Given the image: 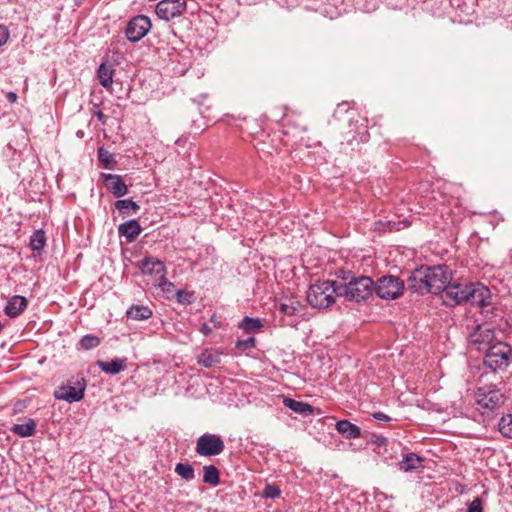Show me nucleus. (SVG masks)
<instances>
[{
  "mask_svg": "<svg viewBox=\"0 0 512 512\" xmlns=\"http://www.w3.org/2000/svg\"><path fill=\"white\" fill-rule=\"evenodd\" d=\"M339 285L334 281H319L310 285L307 291V302L313 308L327 309L336 300L339 294Z\"/></svg>",
  "mask_w": 512,
  "mask_h": 512,
  "instance_id": "nucleus-1",
  "label": "nucleus"
},
{
  "mask_svg": "<svg viewBox=\"0 0 512 512\" xmlns=\"http://www.w3.org/2000/svg\"><path fill=\"white\" fill-rule=\"evenodd\" d=\"M511 358L512 348L508 344L497 341L493 346H489L483 357V369H489L490 372H482L479 376V381L481 382L485 375L495 377V372L505 369Z\"/></svg>",
  "mask_w": 512,
  "mask_h": 512,
  "instance_id": "nucleus-2",
  "label": "nucleus"
},
{
  "mask_svg": "<svg viewBox=\"0 0 512 512\" xmlns=\"http://www.w3.org/2000/svg\"><path fill=\"white\" fill-rule=\"evenodd\" d=\"M339 294L351 301H364L372 295L374 282L370 277L361 276L350 280L348 283L339 284Z\"/></svg>",
  "mask_w": 512,
  "mask_h": 512,
  "instance_id": "nucleus-3",
  "label": "nucleus"
},
{
  "mask_svg": "<svg viewBox=\"0 0 512 512\" xmlns=\"http://www.w3.org/2000/svg\"><path fill=\"white\" fill-rule=\"evenodd\" d=\"M475 400L482 413L493 411L503 403V394L495 385H483L477 388Z\"/></svg>",
  "mask_w": 512,
  "mask_h": 512,
  "instance_id": "nucleus-4",
  "label": "nucleus"
},
{
  "mask_svg": "<svg viewBox=\"0 0 512 512\" xmlns=\"http://www.w3.org/2000/svg\"><path fill=\"white\" fill-rule=\"evenodd\" d=\"M404 290V282L396 276H383L374 283V291L381 299L394 300Z\"/></svg>",
  "mask_w": 512,
  "mask_h": 512,
  "instance_id": "nucleus-5",
  "label": "nucleus"
},
{
  "mask_svg": "<svg viewBox=\"0 0 512 512\" xmlns=\"http://www.w3.org/2000/svg\"><path fill=\"white\" fill-rule=\"evenodd\" d=\"M427 276L428 292L438 295L445 293L448 288L447 273L444 265L425 267Z\"/></svg>",
  "mask_w": 512,
  "mask_h": 512,
  "instance_id": "nucleus-6",
  "label": "nucleus"
},
{
  "mask_svg": "<svg viewBox=\"0 0 512 512\" xmlns=\"http://www.w3.org/2000/svg\"><path fill=\"white\" fill-rule=\"evenodd\" d=\"M470 345L478 351H487L489 346H493L495 341V332L488 324L478 325L469 335Z\"/></svg>",
  "mask_w": 512,
  "mask_h": 512,
  "instance_id": "nucleus-7",
  "label": "nucleus"
},
{
  "mask_svg": "<svg viewBox=\"0 0 512 512\" xmlns=\"http://www.w3.org/2000/svg\"><path fill=\"white\" fill-rule=\"evenodd\" d=\"M224 450V442L215 434H203L197 440L196 452L201 456L219 455Z\"/></svg>",
  "mask_w": 512,
  "mask_h": 512,
  "instance_id": "nucleus-8",
  "label": "nucleus"
},
{
  "mask_svg": "<svg viewBox=\"0 0 512 512\" xmlns=\"http://www.w3.org/2000/svg\"><path fill=\"white\" fill-rule=\"evenodd\" d=\"M150 19L144 15H139L131 19L126 27L125 34L129 41H140L150 30Z\"/></svg>",
  "mask_w": 512,
  "mask_h": 512,
  "instance_id": "nucleus-9",
  "label": "nucleus"
},
{
  "mask_svg": "<svg viewBox=\"0 0 512 512\" xmlns=\"http://www.w3.org/2000/svg\"><path fill=\"white\" fill-rule=\"evenodd\" d=\"M186 9L185 0H161L157 3L155 13L165 21L180 16Z\"/></svg>",
  "mask_w": 512,
  "mask_h": 512,
  "instance_id": "nucleus-10",
  "label": "nucleus"
},
{
  "mask_svg": "<svg viewBox=\"0 0 512 512\" xmlns=\"http://www.w3.org/2000/svg\"><path fill=\"white\" fill-rule=\"evenodd\" d=\"M86 384L84 379L77 382L76 386L63 385L54 392V397L59 400H64L69 403L80 401L85 392Z\"/></svg>",
  "mask_w": 512,
  "mask_h": 512,
  "instance_id": "nucleus-11",
  "label": "nucleus"
},
{
  "mask_svg": "<svg viewBox=\"0 0 512 512\" xmlns=\"http://www.w3.org/2000/svg\"><path fill=\"white\" fill-rule=\"evenodd\" d=\"M140 268L143 274L151 275L154 278V282H156L158 279H163V277L166 275V268L164 263L152 256L145 257L141 261Z\"/></svg>",
  "mask_w": 512,
  "mask_h": 512,
  "instance_id": "nucleus-12",
  "label": "nucleus"
},
{
  "mask_svg": "<svg viewBox=\"0 0 512 512\" xmlns=\"http://www.w3.org/2000/svg\"><path fill=\"white\" fill-rule=\"evenodd\" d=\"M490 298V290L486 286L480 283H471L469 302L472 305L487 307L490 304Z\"/></svg>",
  "mask_w": 512,
  "mask_h": 512,
  "instance_id": "nucleus-13",
  "label": "nucleus"
},
{
  "mask_svg": "<svg viewBox=\"0 0 512 512\" xmlns=\"http://www.w3.org/2000/svg\"><path fill=\"white\" fill-rule=\"evenodd\" d=\"M408 289L417 293L428 292L427 276L425 267H421L412 272L407 281Z\"/></svg>",
  "mask_w": 512,
  "mask_h": 512,
  "instance_id": "nucleus-14",
  "label": "nucleus"
},
{
  "mask_svg": "<svg viewBox=\"0 0 512 512\" xmlns=\"http://www.w3.org/2000/svg\"><path fill=\"white\" fill-rule=\"evenodd\" d=\"M104 185L115 197L120 198L127 194L128 187L119 175L107 174L104 176Z\"/></svg>",
  "mask_w": 512,
  "mask_h": 512,
  "instance_id": "nucleus-15",
  "label": "nucleus"
},
{
  "mask_svg": "<svg viewBox=\"0 0 512 512\" xmlns=\"http://www.w3.org/2000/svg\"><path fill=\"white\" fill-rule=\"evenodd\" d=\"M98 367L108 375H116L122 372L127 366L126 358H115L111 361H98Z\"/></svg>",
  "mask_w": 512,
  "mask_h": 512,
  "instance_id": "nucleus-16",
  "label": "nucleus"
},
{
  "mask_svg": "<svg viewBox=\"0 0 512 512\" xmlns=\"http://www.w3.org/2000/svg\"><path fill=\"white\" fill-rule=\"evenodd\" d=\"M470 289L471 284L461 285L450 283V300H453L455 304L469 302Z\"/></svg>",
  "mask_w": 512,
  "mask_h": 512,
  "instance_id": "nucleus-17",
  "label": "nucleus"
},
{
  "mask_svg": "<svg viewBox=\"0 0 512 512\" xmlns=\"http://www.w3.org/2000/svg\"><path fill=\"white\" fill-rule=\"evenodd\" d=\"M27 306V300L23 296L15 295L8 302L5 307V313L9 317L19 316Z\"/></svg>",
  "mask_w": 512,
  "mask_h": 512,
  "instance_id": "nucleus-18",
  "label": "nucleus"
},
{
  "mask_svg": "<svg viewBox=\"0 0 512 512\" xmlns=\"http://www.w3.org/2000/svg\"><path fill=\"white\" fill-rule=\"evenodd\" d=\"M118 231L128 241H134L141 233V226L137 220L132 219L119 225Z\"/></svg>",
  "mask_w": 512,
  "mask_h": 512,
  "instance_id": "nucleus-19",
  "label": "nucleus"
},
{
  "mask_svg": "<svg viewBox=\"0 0 512 512\" xmlns=\"http://www.w3.org/2000/svg\"><path fill=\"white\" fill-rule=\"evenodd\" d=\"M283 404L293 412L303 415L310 416L314 413V407L308 403L297 401L292 398H284Z\"/></svg>",
  "mask_w": 512,
  "mask_h": 512,
  "instance_id": "nucleus-20",
  "label": "nucleus"
},
{
  "mask_svg": "<svg viewBox=\"0 0 512 512\" xmlns=\"http://www.w3.org/2000/svg\"><path fill=\"white\" fill-rule=\"evenodd\" d=\"M421 468H423V459L415 453L407 454L399 463V469L404 472L418 471Z\"/></svg>",
  "mask_w": 512,
  "mask_h": 512,
  "instance_id": "nucleus-21",
  "label": "nucleus"
},
{
  "mask_svg": "<svg viewBox=\"0 0 512 512\" xmlns=\"http://www.w3.org/2000/svg\"><path fill=\"white\" fill-rule=\"evenodd\" d=\"M336 430L348 439H356L361 435V429L348 420H340L336 423Z\"/></svg>",
  "mask_w": 512,
  "mask_h": 512,
  "instance_id": "nucleus-22",
  "label": "nucleus"
},
{
  "mask_svg": "<svg viewBox=\"0 0 512 512\" xmlns=\"http://www.w3.org/2000/svg\"><path fill=\"white\" fill-rule=\"evenodd\" d=\"M301 304L295 297H287L280 301L279 311L285 316H296L300 312Z\"/></svg>",
  "mask_w": 512,
  "mask_h": 512,
  "instance_id": "nucleus-23",
  "label": "nucleus"
},
{
  "mask_svg": "<svg viewBox=\"0 0 512 512\" xmlns=\"http://www.w3.org/2000/svg\"><path fill=\"white\" fill-rule=\"evenodd\" d=\"M114 206L123 217L135 215L140 209L139 205L131 199L118 200Z\"/></svg>",
  "mask_w": 512,
  "mask_h": 512,
  "instance_id": "nucleus-24",
  "label": "nucleus"
},
{
  "mask_svg": "<svg viewBox=\"0 0 512 512\" xmlns=\"http://www.w3.org/2000/svg\"><path fill=\"white\" fill-rule=\"evenodd\" d=\"M36 429V423L33 419L28 418L24 423L14 424L11 431L20 437L32 436Z\"/></svg>",
  "mask_w": 512,
  "mask_h": 512,
  "instance_id": "nucleus-25",
  "label": "nucleus"
},
{
  "mask_svg": "<svg viewBox=\"0 0 512 512\" xmlns=\"http://www.w3.org/2000/svg\"><path fill=\"white\" fill-rule=\"evenodd\" d=\"M221 353L214 350L203 351L199 358L198 363L206 368H211L218 365L221 361Z\"/></svg>",
  "mask_w": 512,
  "mask_h": 512,
  "instance_id": "nucleus-26",
  "label": "nucleus"
},
{
  "mask_svg": "<svg viewBox=\"0 0 512 512\" xmlns=\"http://www.w3.org/2000/svg\"><path fill=\"white\" fill-rule=\"evenodd\" d=\"M127 316L133 320H146L152 316V311L147 306L133 305L127 310Z\"/></svg>",
  "mask_w": 512,
  "mask_h": 512,
  "instance_id": "nucleus-27",
  "label": "nucleus"
},
{
  "mask_svg": "<svg viewBox=\"0 0 512 512\" xmlns=\"http://www.w3.org/2000/svg\"><path fill=\"white\" fill-rule=\"evenodd\" d=\"M203 482L213 487L219 485L220 475L219 470L214 465H206L203 467Z\"/></svg>",
  "mask_w": 512,
  "mask_h": 512,
  "instance_id": "nucleus-28",
  "label": "nucleus"
},
{
  "mask_svg": "<svg viewBox=\"0 0 512 512\" xmlns=\"http://www.w3.org/2000/svg\"><path fill=\"white\" fill-rule=\"evenodd\" d=\"M113 69L110 66H107L106 64H101L98 68V78L100 81V84L108 88L113 83Z\"/></svg>",
  "mask_w": 512,
  "mask_h": 512,
  "instance_id": "nucleus-29",
  "label": "nucleus"
},
{
  "mask_svg": "<svg viewBox=\"0 0 512 512\" xmlns=\"http://www.w3.org/2000/svg\"><path fill=\"white\" fill-rule=\"evenodd\" d=\"M262 323L258 318L245 317L240 323L239 328L246 333H253L260 330Z\"/></svg>",
  "mask_w": 512,
  "mask_h": 512,
  "instance_id": "nucleus-30",
  "label": "nucleus"
},
{
  "mask_svg": "<svg viewBox=\"0 0 512 512\" xmlns=\"http://www.w3.org/2000/svg\"><path fill=\"white\" fill-rule=\"evenodd\" d=\"M175 473L186 481H191L195 477L194 468L188 463L176 464Z\"/></svg>",
  "mask_w": 512,
  "mask_h": 512,
  "instance_id": "nucleus-31",
  "label": "nucleus"
},
{
  "mask_svg": "<svg viewBox=\"0 0 512 512\" xmlns=\"http://www.w3.org/2000/svg\"><path fill=\"white\" fill-rule=\"evenodd\" d=\"M98 158L105 169H112L116 163L113 154H111L103 147L98 149Z\"/></svg>",
  "mask_w": 512,
  "mask_h": 512,
  "instance_id": "nucleus-32",
  "label": "nucleus"
},
{
  "mask_svg": "<svg viewBox=\"0 0 512 512\" xmlns=\"http://www.w3.org/2000/svg\"><path fill=\"white\" fill-rule=\"evenodd\" d=\"M46 243V237L43 231H36L30 239V247L34 251H41Z\"/></svg>",
  "mask_w": 512,
  "mask_h": 512,
  "instance_id": "nucleus-33",
  "label": "nucleus"
},
{
  "mask_svg": "<svg viewBox=\"0 0 512 512\" xmlns=\"http://www.w3.org/2000/svg\"><path fill=\"white\" fill-rule=\"evenodd\" d=\"M99 344L100 339L97 336L90 334L83 336L79 341V345L83 350H91L99 346Z\"/></svg>",
  "mask_w": 512,
  "mask_h": 512,
  "instance_id": "nucleus-34",
  "label": "nucleus"
},
{
  "mask_svg": "<svg viewBox=\"0 0 512 512\" xmlns=\"http://www.w3.org/2000/svg\"><path fill=\"white\" fill-rule=\"evenodd\" d=\"M499 430L505 437L512 438V415L501 418L499 422Z\"/></svg>",
  "mask_w": 512,
  "mask_h": 512,
  "instance_id": "nucleus-35",
  "label": "nucleus"
},
{
  "mask_svg": "<svg viewBox=\"0 0 512 512\" xmlns=\"http://www.w3.org/2000/svg\"><path fill=\"white\" fill-rule=\"evenodd\" d=\"M280 489L277 485L267 484L263 490V496L266 498L275 499L280 496Z\"/></svg>",
  "mask_w": 512,
  "mask_h": 512,
  "instance_id": "nucleus-36",
  "label": "nucleus"
},
{
  "mask_svg": "<svg viewBox=\"0 0 512 512\" xmlns=\"http://www.w3.org/2000/svg\"><path fill=\"white\" fill-rule=\"evenodd\" d=\"M236 346L238 348H241V349H250V348H253L255 346V338L254 337H250L246 340H239L237 341V344Z\"/></svg>",
  "mask_w": 512,
  "mask_h": 512,
  "instance_id": "nucleus-37",
  "label": "nucleus"
},
{
  "mask_svg": "<svg viewBox=\"0 0 512 512\" xmlns=\"http://www.w3.org/2000/svg\"><path fill=\"white\" fill-rule=\"evenodd\" d=\"M466 512H482V503L479 498H475L469 505Z\"/></svg>",
  "mask_w": 512,
  "mask_h": 512,
  "instance_id": "nucleus-38",
  "label": "nucleus"
},
{
  "mask_svg": "<svg viewBox=\"0 0 512 512\" xmlns=\"http://www.w3.org/2000/svg\"><path fill=\"white\" fill-rule=\"evenodd\" d=\"M454 490L457 494H463L466 491V486L459 481L450 482V492Z\"/></svg>",
  "mask_w": 512,
  "mask_h": 512,
  "instance_id": "nucleus-39",
  "label": "nucleus"
},
{
  "mask_svg": "<svg viewBox=\"0 0 512 512\" xmlns=\"http://www.w3.org/2000/svg\"><path fill=\"white\" fill-rule=\"evenodd\" d=\"M9 39V30L6 26L0 25V47L3 46Z\"/></svg>",
  "mask_w": 512,
  "mask_h": 512,
  "instance_id": "nucleus-40",
  "label": "nucleus"
},
{
  "mask_svg": "<svg viewBox=\"0 0 512 512\" xmlns=\"http://www.w3.org/2000/svg\"><path fill=\"white\" fill-rule=\"evenodd\" d=\"M163 291H170V288L173 287V284L166 279L164 276L163 279H158L155 282Z\"/></svg>",
  "mask_w": 512,
  "mask_h": 512,
  "instance_id": "nucleus-41",
  "label": "nucleus"
},
{
  "mask_svg": "<svg viewBox=\"0 0 512 512\" xmlns=\"http://www.w3.org/2000/svg\"><path fill=\"white\" fill-rule=\"evenodd\" d=\"M374 419L379 421H389L390 417L382 412H376L373 414Z\"/></svg>",
  "mask_w": 512,
  "mask_h": 512,
  "instance_id": "nucleus-42",
  "label": "nucleus"
},
{
  "mask_svg": "<svg viewBox=\"0 0 512 512\" xmlns=\"http://www.w3.org/2000/svg\"><path fill=\"white\" fill-rule=\"evenodd\" d=\"M200 331L204 334V335H209L212 331V329L206 324L204 323L202 326H201V329Z\"/></svg>",
  "mask_w": 512,
  "mask_h": 512,
  "instance_id": "nucleus-43",
  "label": "nucleus"
},
{
  "mask_svg": "<svg viewBox=\"0 0 512 512\" xmlns=\"http://www.w3.org/2000/svg\"><path fill=\"white\" fill-rule=\"evenodd\" d=\"M95 115H96V117H97V119H98L99 121H101L102 123H105V118H106V116L104 115V113H103L102 111H97V112L95 113Z\"/></svg>",
  "mask_w": 512,
  "mask_h": 512,
  "instance_id": "nucleus-44",
  "label": "nucleus"
},
{
  "mask_svg": "<svg viewBox=\"0 0 512 512\" xmlns=\"http://www.w3.org/2000/svg\"><path fill=\"white\" fill-rule=\"evenodd\" d=\"M210 321L214 324L215 327H218L220 325L215 315L211 317Z\"/></svg>",
  "mask_w": 512,
  "mask_h": 512,
  "instance_id": "nucleus-45",
  "label": "nucleus"
},
{
  "mask_svg": "<svg viewBox=\"0 0 512 512\" xmlns=\"http://www.w3.org/2000/svg\"><path fill=\"white\" fill-rule=\"evenodd\" d=\"M8 98H9L11 101H15V100H16V98H17V96H16V94H15V93H10V94H9V96H8Z\"/></svg>",
  "mask_w": 512,
  "mask_h": 512,
  "instance_id": "nucleus-46",
  "label": "nucleus"
},
{
  "mask_svg": "<svg viewBox=\"0 0 512 512\" xmlns=\"http://www.w3.org/2000/svg\"><path fill=\"white\" fill-rule=\"evenodd\" d=\"M462 473H463V469H462V467H461V468H460V470H459V472H457L456 474H457V475H462Z\"/></svg>",
  "mask_w": 512,
  "mask_h": 512,
  "instance_id": "nucleus-47",
  "label": "nucleus"
},
{
  "mask_svg": "<svg viewBox=\"0 0 512 512\" xmlns=\"http://www.w3.org/2000/svg\"><path fill=\"white\" fill-rule=\"evenodd\" d=\"M3 328V324L0 322V331L2 330Z\"/></svg>",
  "mask_w": 512,
  "mask_h": 512,
  "instance_id": "nucleus-48",
  "label": "nucleus"
}]
</instances>
